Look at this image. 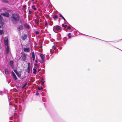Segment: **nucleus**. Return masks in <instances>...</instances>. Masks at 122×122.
Masks as SVG:
<instances>
[{
    "instance_id": "32",
    "label": "nucleus",
    "mask_w": 122,
    "mask_h": 122,
    "mask_svg": "<svg viewBox=\"0 0 122 122\" xmlns=\"http://www.w3.org/2000/svg\"><path fill=\"white\" fill-rule=\"evenodd\" d=\"M67 28L68 30L71 29V28L70 26H68L67 27Z\"/></svg>"
},
{
    "instance_id": "31",
    "label": "nucleus",
    "mask_w": 122,
    "mask_h": 122,
    "mask_svg": "<svg viewBox=\"0 0 122 122\" xmlns=\"http://www.w3.org/2000/svg\"><path fill=\"white\" fill-rule=\"evenodd\" d=\"M45 26H46L47 25H48V23H47L46 21H45Z\"/></svg>"
},
{
    "instance_id": "47",
    "label": "nucleus",
    "mask_w": 122,
    "mask_h": 122,
    "mask_svg": "<svg viewBox=\"0 0 122 122\" xmlns=\"http://www.w3.org/2000/svg\"><path fill=\"white\" fill-rule=\"evenodd\" d=\"M54 47H55L54 46H53V49H54Z\"/></svg>"
},
{
    "instance_id": "7",
    "label": "nucleus",
    "mask_w": 122,
    "mask_h": 122,
    "mask_svg": "<svg viewBox=\"0 0 122 122\" xmlns=\"http://www.w3.org/2000/svg\"><path fill=\"white\" fill-rule=\"evenodd\" d=\"M23 27L22 25H19L17 27V29L18 31H20L23 29Z\"/></svg>"
},
{
    "instance_id": "33",
    "label": "nucleus",
    "mask_w": 122,
    "mask_h": 122,
    "mask_svg": "<svg viewBox=\"0 0 122 122\" xmlns=\"http://www.w3.org/2000/svg\"><path fill=\"white\" fill-rule=\"evenodd\" d=\"M61 18L64 20V21H66V19H65V18H64V17L63 16H62V17Z\"/></svg>"
},
{
    "instance_id": "8",
    "label": "nucleus",
    "mask_w": 122,
    "mask_h": 122,
    "mask_svg": "<svg viewBox=\"0 0 122 122\" xmlns=\"http://www.w3.org/2000/svg\"><path fill=\"white\" fill-rule=\"evenodd\" d=\"M24 51L25 52H29L30 51V49L29 47L24 48H23Z\"/></svg>"
},
{
    "instance_id": "23",
    "label": "nucleus",
    "mask_w": 122,
    "mask_h": 122,
    "mask_svg": "<svg viewBox=\"0 0 122 122\" xmlns=\"http://www.w3.org/2000/svg\"><path fill=\"white\" fill-rule=\"evenodd\" d=\"M3 33V30H0V35H2Z\"/></svg>"
},
{
    "instance_id": "17",
    "label": "nucleus",
    "mask_w": 122,
    "mask_h": 122,
    "mask_svg": "<svg viewBox=\"0 0 122 122\" xmlns=\"http://www.w3.org/2000/svg\"><path fill=\"white\" fill-rule=\"evenodd\" d=\"M53 18L54 19H57L58 18V16L57 15H54L53 16Z\"/></svg>"
},
{
    "instance_id": "15",
    "label": "nucleus",
    "mask_w": 122,
    "mask_h": 122,
    "mask_svg": "<svg viewBox=\"0 0 122 122\" xmlns=\"http://www.w3.org/2000/svg\"><path fill=\"white\" fill-rule=\"evenodd\" d=\"M28 66L27 69V70H30V63H28Z\"/></svg>"
},
{
    "instance_id": "39",
    "label": "nucleus",
    "mask_w": 122,
    "mask_h": 122,
    "mask_svg": "<svg viewBox=\"0 0 122 122\" xmlns=\"http://www.w3.org/2000/svg\"><path fill=\"white\" fill-rule=\"evenodd\" d=\"M59 15L61 17H62V16H63L61 14H59Z\"/></svg>"
},
{
    "instance_id": "21",
    "label": "nucleus",
    "mask_w": 122,
    "mask_h": 122,
    "mask_svg": "<svg viewBox=\"0 0 122 122\" xmlns=\"http://www.w3.org/2000/svg\"><path fill=\"white\" fill-rule=\"evenodd\" d=\"M32 58H35V55L34 52H32Z\"/></svg>"
},
{
    "instance_id": "51",
    "label": "nucleus",
    "mask_w": 122,
    "mask_h": 122,
    "mask_svg": "<svg viewBox=\"0 0 122 122\" xmlns=\"http://www.w3.org/2000/svg\"><path fill=\"white\" fill-rule=\"evenodd\" d=\"M49 25H50V24H49Z\"/></svg>"
},
{
    "instance_id": "44",
    "label": "nucleus",
    "mask_w": 122,
    "mask_h": 122,
    "mask_svg": "<svg viewBox=\"0 0 122 122\" xmlns=\"http://www.w3.org/2000/svg\"><path fill=\"white\" fill-rule=\"evenodd\" d=\"M35 62L36 63H37L38 62V61L37 60H35Z\"/></svg>"
},
{
    "instance_id": "20",
    "label": "nucleus",
    "mask_w": 122,
    "mask_h": 122,
    "mask_svg": "<svg viewBox=\"0 0 122 122\" xmlns=\"http://www.w3.org/2000/svg\"><path fill=\"white\" fill-rule=\"evenodd\" d=\"M13 70L14 72L16 73L17 76H18V73H17V70L16 69H14Z\"/></svg>"
},
{
    "instance_id": "3",
    "label": "nucleus",
    "mask_w": 122,
    "mask_h": 122,
    "mask_svg": "<svg viewBox=\"0 0 122 122\" xmlns=\"http://www.w3.org/2000/svg\"><path fill=\"white\" fill-rule=\"evenodd\" d=\"M9 104L10 106V110H11L12 109L13 111H15V110H16L17 107L16 105H15L14 106L11 102H9Z\"/></svg>"
},
{
    "instance_id": "4",
    "label": "nucleus",
    "mask_w": 122,
    "mask_h": 122,
    "mask_svg": "<svg viewBox=\"0 0 122 122\" xmlns=\"http://www.w3.org/2000/svg\"><path fill=\"white\" fill-rule=\"evenodd\" d=\"M4 42L5 45L7 46L8 44V39L7 37H5L4 39Z\"/></svg>"
},
{
    "instance_id": "2",
    "label": "nucleus",
    "mask_w": 122,
    "mask_h": 122,
    "mask_svg": "<svg viewBox=\"0 0 122 122\" xmlns=\"http://www.w3.org/2000/svg\"><path fill=\"white\" fill-rule=\"evenodd\" d=\"M53 31L56 33L60 32L62 30L61 27L58 25L55 26L53 28Z\"/></svg>"
},
{
    "instance_id": "30",
    "label": "nucleus",
    "mask_w": 122,
    "mask_h": 122,
    "mask_svg": "<svg viewBox=\"0 0 122 122\" xmlns=\"http://www.w3.org/2000/svg\"><path fill=\"white\" fill-rule=\"evenodd\" d=\"M2 2H4L5 3H8V1L6 0H3L2 1Z\"/></svg>"
},
{
    "instance_id": "13",
    "label": "nucleus",
    "mask_w": 122,
    "mask_h": 122,
    "mask_svg": "<svg viewBox=\"0 0 122 122\" xmlns=\"http://www.w3.org/2000/svg\"><path fill=\"white\" fill-rule=\"evenodd\" d=\"M26 56L25 54L23 55L22 57V58L24 61H25L26 60Z\"/></svg>"
},
{
    "instance_id": "9",
    "label": "nucleus",
    "mask_w": 122,
    "mask_h": 122,
    "mask_svg": "<svg viewBox=\"0 0 122 122\" xmlns=\"http://www.w3.org/2000/svg\"><path fill=\"white\" fill-rule=\"evenodd\" d=\"M10 64L11 67L13 68L14 67V62L12 61H11L10 62Z\"/></svg>"
},
{
    "instance_id": "14",
    "label": "nucleus",
    "mask_w": 122,
    "mask_h": 122,
    "mask_svg": "<svg viewBox=\"0 0 122 122\" xmlns=\"http://www.w3.org/2000/svg\"><path fill=\"white\" fill-rule=\"evenodd\" d=\"M5 73L6 75H8L9 74V72L8 70L6 69H5Z\"/></svg>"
},
{
    "instance_id": "29",
    "label": "nucleus",
    "mask_w": 122,
    "mask_h": 122,
    "mask_svg": "<svg viewBox=\"0 0 122 122\" xmlns=\"http://www.w3.org/2000/svg\"><path fill=\"white\" fill-rule=\"evenodd\" d=\"M43 89V88L42 87H41V88L39 87L38 88V89L39 90H42Z\"/></svg>"
},
{
    "instance_id": "46",
    "label": "nucleus",
    "mask_w": 122,
    "mask_h": 122,
    "mask_svg": "<svg viewBox=\"0 0 122 122\" xmlns=\"http://www.w3.org/2000/svg\"><path fill=\"white\" fill-rule=\"evenodd\" d=\"M44 79L42 78V79L41 81H44Z\"/></svg>"
},
{
    "instance_id": "11",
    "label": "nucleus",
    "mask_w": 122,
    "mask_h": 122,
    "mask_svg": "<svg viewBox=\"0 0 122 122\" xmlns=\"http://www.w3.org/2000/svg\"><path fill=\"white\" fill-rule=\"evenodd\" d=\"M40 56L41 57L42 60H45V56H44L42 54H40Z\"/></svg>"
},
{
    "instance_id": "28",
    "label": "nucleus",
    "mask_w": 122,
    "mask_h": 122,
    "mask_svg": "<svg viewBox=\"0 0 122 122\" xmlns=\"http://www.w3.org/2000/svg\"><path fill=\"white\" fill-rule=\"evenodd\" d=\"M41 84L42 85H43L44 83L45 82V81H41Z\"/></svg>"
},
{
    "instance_id": "45",
    "label": "nucleus",
    "mask_w": 122,
    "mask_h": 122,
    "mask_svg": "<svg viewBox=\"0 0 122 122\" xmlns=\"http://www.w3.org/2000/svg\"><path fill=\"white\" fill-rule=\"evenodd\" d=\"M26 5H23V7L24 8L25 7H26Z\"/></svg>"
},
{
    "instance_id": "43",
    "label": "nucleus",
    "mask_w": 122,
    "mask_h": 122,
    "mask_svg": "<svg viewBox=\"0 0 122 122\" xmlns=\"http://www.w3.org/2000/svg\"><path fill=\"white\" fill-rule=\"evenodd\" d=\"M41 70V69H39L38 70V72H39V71Z\"/></svg>"
},
{
    "instance_id": "5",
    "label": "nucleus",
    "mask_w": 122,
    "mask_h": 122,
    "mask_svg": "<svg viewBox=\"0 0 122 122\" xmlns=\"http://www.w3.org/2000/svg\"><path fill=\"white\" fill-rule=\"evenodd\" d=\"M1 14L2 15L7 17H9L10 15L9 13L7 12L1 13Z\"/></svg>"
},
{
    "instance_id": "22",
    "label": "nucleus",
    "mask_w": 122,
    "mask_h": 122,
    "mask_svg": "<svg viewBox=\"0 0 122 122\" xmlns=\"http://www.w3.org/2000/svg\"><path fill=\"white\" fill-rule=\"evenodd\" d=\"M13 76V77H14V79H15V80H17V77L15 75Z\"/></svg>"
},
{
    "instance_id": "24",
    "label": "nucleus",
    "mask_w": 122,
    "mask_h": 122,
    "mask_svg": "<svg viewBox=\"0 0 122 122\" xmlns=\"http://www.w3.org/2000/svg\"><path fill=\"white\" fill-rule=\"evenodd\" d=\"M3 19V17L0 15V21H2Z\"/></svg>"
},
{
    "instance_id": "48",
    "label": "nucleus",
    "mask_w": 122,
    "mask_h": 122,
    "mask_svg": "<svg viewBox=\"0 0 122 122\" xmlns=\"http://www.w3.org/2000/svg\"><path fill=\"white\" fill-rule=\"evenodd\" d=\"M37 24H39V22L38 21V22H37Z\"/></svg>"
},
{
    "instance_id": "36",
    "label": "nucleus",
    "mask_w": 122,
    "mask_h": 122,
    "mask_svg": "<svg viewBox=\"0 0 122 122\" xmlns=\"http://www.w3.org/2000/svg\"><path fill=\"white\" fill-rule=\"evenodd\" d=\"M36 33L37 34H38L39 33V32L38 31H36Z\"/></svg>"
},
{
    "instance_id": "34",
    "label": "nucleus",
    "mask_w": 122,
    "mask_h": 122,
    "mask_svg": "<svg viewBox=\"0 0 122 122\" xmlns=\"http://www.w3.org/2000/svg\"><path fill=\"white\" fill-rule=\"evenodd\" d=\"M29 14H31L32 13V12H31V11H30V10H29Z\"/></svg>"
},
{
    "instance_id": "16",
    "label": "nucleus",
    "mask_w": 122,
    "mask_h": 122,
    "mask_svg": "<svg viewBox=\"0 0 122 122\" xmlns=\"http://www.w3.org/2000/svg\"><path fill=\"white\" fill-rule=\"evenodd\" d=\"M27 84V82H26L22 86V89L24 88L26 86Z\"/></svg>"
},
{
    "instance_id": "40",
    "label": "nucleus",
    "mask_w": 122,
    "mask_h": 122,
    "mask_svg": "<svg viewBox=\"0 0 122 122\" xmlns=\"http://www.w3.org/2000/svg\"><path fill=\"white\" fill-rule=\"evenodd\" d=\"M34 65L35 66H37V63H34Z\"/></svg>"
},
{
    "instance_id": "19",
    "label": "nucleus",
    "mask_w": 122,
    "mask_h": 122,
    "mask_svg": "<svg viewBox=\"0 0 122 122\" xmlns=\"http://www.w3.org/2000/svg\"><path fill=\"white\" fill-rule=\"evenodd\" d=\"M32 8L34 10H36V8L35 7V6L34 5H33L32 6Z\"/></svg>"
},
{
    "instance_id": "27",
    "label": "nucleus",
    "mask_w": 122,
    "mask_h": 122,
    "mask_svg": "<svg viewBox=\"0 0 122 122\" xmlns=\"http://www.w3.org/2000/svg\"><path fill=\"white\" fill-rule=\"evenodd\" d=\"M11 73H12V76H13L15 75V73H14L13 72V71H12V72H11Z\"/></svg>"
},
{
    "instance_id": "35",
    "label": "nucleus",
    "mask_w": 122,
    "mask_h": 122,
    "mask_svg": "<svg viewBox=\"0 0 122 122\" xmlns=\"http://www.w3.org/2000/svg\"><path fill=\"white\" fill-rule=\"evenodd\" d=\"M44 61H45V60H42L41 61L40 63H42L44 62Z\"/></svg>"
},
{
    "instance_id": "41",
    "label": "nucleus",
    "mask_w": 122,
    "mask_h": 122,
    "mask_svg": "<svg viewBox=\"0 0 122 122\" xmlns=\"http://www.w3.org/2000/svg\"><path fill=\"white\" fill-rule=\"evenodd\" d=\"M27 72L28 73H30V70H27Z\"/></svg>"
},
{
    "instance_id": "38",
    "label": "nucleus",
    "mask_w": 122,
    "mask_h": 122,
    "mask_svg": "<svg viewBox=\"0 0 122 122\" xmlns=\"http://www.w3.org/2000/svg\"><path fill=\"white\" fill-rule=\"evenodd\" d=\"M59 15L61 17H62V16H63L61 14H59Z\"/></svg>"
},
{
    "instance_id": "18",
    "label": "nucleus",
    "mask_w": 122,
    "mask_h": 122,
    "mask_svg": "<svg viewBox=\"0 0 122 122\" xmlns=\"http://www.w3.org/2000/svg\"><path fill=\"white\" fill-rule=\"evenodd\" d=\"M0 24L2 26H3L4 25V23L3 21H0Z\"/></svg>"
},
{
    "instance_id": "26",
    "label": "nucleus",
    "mask_w": 122,
    "mask_h": 122,
    "mask_svg": "<svg viewBox=\"0 0 122 122\" xmlns=\"http://www.w3.org/2000/svg\"><path fill=\"white\" fill-rule=\"evenodd\" d=\"M62 27H64L65 28L67 27V25H64V24H63L62 25Z\"/></svg>"
},
{
    "instance_id": "49",
    "label": "nucleus",
    "mask_w": 122,
    "mask_h": 122,
    "mask_svg": "<svg viewBox=\"0 0 122 122\" xmlns=\"http://www.w3.org/2000/svg\"><path fill=\"white\" fill-rule=\"evenodd\" d=\"M34 0H32V1H34Z\"/></svg>"
},
{
    "instance_id": "52",
    "label": "nucleus",
    "mask_w": 122,
    "mask_h": 122,
    "mask_svg": "<svg viewBox=\"0 0 122 122\" xmlns=\"http://www.w3.org/2000/svg\"><path fill=\"white\" fill-rule=\"evenodd\" d=\"M0 27H1V26H0Z\"/></svg>"
},
{
    "instance_id": "1",
    "label": "nucleus",
    "mask_w": 122,
    "mask_h": 122,
    "mask_svg": "<svg viewBox=\"0 0 122 122\" xmlns=\"http://www.w3.org/2000/svg\"><path fill=\"white\" fill-rule=\"evenodd\" d=\"M11 18L12 22L14 24H15L17 21L19 20L20 17L19 14L14 13L12 14Z\"/></svg>"
},
{
    "instance_id": "10",
    "label": "nucleus",
    "mask_w": 122,
    "mask_h": 122,
    "mask_svg": "<svg viewBox=\"0 0 122 122\" xmlns=\"http://www.w3.org/2000/svg\"><path fill=\"white\" fill-rule=\"evenodd\" d=\"M27 37V35L25 34L24 36H22L21 39L22 40H25V39Z\"/></svg>"
},
{
    "instance_id": "42",
    "label": "nucleus",
    "mask_w": 122,
    "mask_h": 122,
    "mask_svg": "<svg viewBox=\"0 0 122 122\" xmlns=\"http://www.w3.org/2000/svg\"><path fill=\"white\" fill-rule=\"evenodd\" d=\"M32 60L33 61H34L35 60V58H32Z\"/></svg>"
},
{
    "instance_id": "50",
    "label": "nucleus",
    "mask_w": 122,
    "mask_h": 122,
    "mask_svg": "<svg viewBox=\"0 0 122 122\" xmlns=\"http://www.w3.org/2000/svg\"><path fill=\"white\" fill-rule=\"evenodd\" d=\"M53 24V23L51 25H52Z\"/></svg>"
},
{
    "instance_id": "37",
    "label": "nucleus",
    "mask_w": 122,
    "mask_h": 122,
    "mask_svg": "<svg viewBox=\"0 0 122 122\" xmlns=\"http://www.w3.org/2000/svg\"><path fill=\"white\" fill-rule=\"evenodd\" d=\"M36 95L37 96H38L39 95V93L37 92L36 93Z\"/></svg>"
},
{
    "instance_id": "25",
    "label": "nucleus",
    "mask_w": 122,
    "mask_h": 122,
    "mask_svg": "<svg viewBox=\"0 0 122 122\" xmlns=\"http://www.w3.org/2000/svg\"><path fill=\"white\" fill-rule=\"evenodd\" d=\"M71 35V33H69L68 35V37H69V38H71V36H70Z\"/></svg>"
},
{
    "instance_id": "6",
    "label": "nucleus",
    "mask_w": 122,
    "mask_h": 122,
    "mask_svg": "<svg viewBox=\"0 0 122 122\" xmlns=\"http://www.w3.org/2000/svg\"><path fill=\"white\" fill-rule=\"evenodd\" d=\"M6 47H5V49L7 54H8L9 52L10 48L8 45L6 46Z\"/></svg>"
},
{
    "instance_id": "12",
    "label": "nucleus",
    "mask_w": 122,
    "mask_h": 122,
    "mask_svg": "<svg viewBox=\"0 0 122 122\" xmlns=\"http://www.w3.org/2000/svg\"><path fill=\"white\" fill-rule=\"evenodd\" d=\"M34 67L35 68L33 69V70L34 71L33 72V73L34 74H35L37 72V70H36V67L34 66Z\"/></svg>"
}]
</instances>
